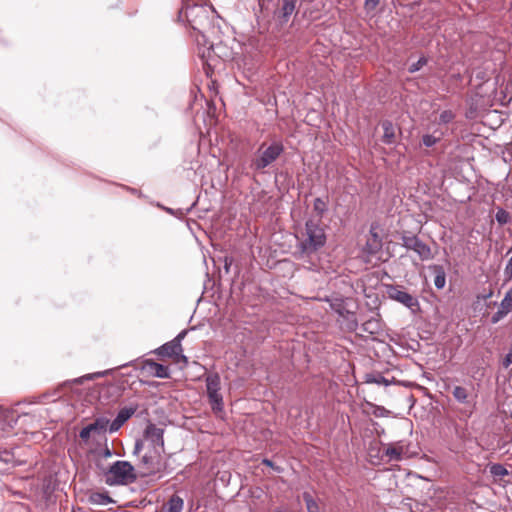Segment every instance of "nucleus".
<instances>
[{"label": "nucleus", "instance_id": "ddd939ff", "mask_svg": "<svg viewBox=\"0 0 512 512\" xmlns=\"http://www.w3.org/2000/svg\"><path fill=\"white\" fill-rule=\"evenodd\" d=\"M161 453L152 450L142 457V462L146 466L148 473H156L161 469Z\"/></svg>", "mask_w": 512, "mask_h": 512}, {"label": "nucleus", "instance_id": "ea45409f", "mask_svg": "<svg viewBox=\"0 0 512 512\" xmlns=\"http://www.w3.org/2000/svg\"><path fill=\"white\" fill-rule=\"evenodd\" d=\"M339 283L338 281L336 280V282L332 283L333 286H337Z\"/></svg>", "mask_w": 512, "mask_h": 512}, {"label": "nucleus", "instance_id": "79ce46f5", "mask_svg": "<svg viewBox=\"0 0 512 512\" xmlns=\"http://www.w3.org/2000/svg\"><path fill=\"white\" fill-rule=\"evenodd\" d=\"M386 288H394L392 285H387Z\"/></svg>", "mask_w": 512, "mask_h": 512}, {"label": "nucleus", "instance_id": "1a4fd4ad", "mask_svg": "<svg viewBox=\"0 0 512 512\" xmlns=\"http://www.w3.org/2000/svg\"><path fill=\"white\" fill-rule=\"evenodd\" d=\"M164 431L161 428H158L154 424H150L147 426L144 438L145 441L150 444L152 447V450H155L157 452H163L164 451V438H163Z\"/></svg>", "mask_w": 512, "mask_h": 512}, {"label": "nucleus", "instance_id": "5701e85b", "mask_svg": "<svg viewBox=\"0 0 512 512\" xmlns=\"http://www.w3.org/2000/svg\"><path fill=\"white\" fill-rule=\"evenodd\" d=\"M434 274V284L436 288H444L446 284V274L442 266L435 265L432 268Z\"/></svg>", "mask_w": 512, "mask_h": 512}, {"label": "nucleus", "instance_id": "473e14b6", "mask_svg": "<svg viewBox=\"0 0 512 512\" xmlns=\"http://www.w3.org/2000/svg\"><path fill=\"white\" fill-rule=\"evenodd\" d=\"M505 280H512V256L508 260L504 269Z\"/></svg>", "mask_w": 512, "mask_h": 512}, {"label": "nucleus", "instance_id": "f704fd0d", "mask_svg": "<svg viewBox=\"0 0 512 512\" xmlns=\"http://www.w3.org/2000/svg\"><path fill=\"white\" fill-rule=\"evenodd\" d=\"M502 365L504 368H508L510 365H512V344L508 351V353L505 355Z\"/></svg>", "mask_w": 512, "mask_h": 512}, {"label": "nucleus", "instance_id": "6ab92c4d", "mask_svg": "<svg viewBox=\"0 0 512 512\" xmlns=\"http://www.w3.org/2000/svg\"><path fill=\"white\" fill-rule=\"evenodd\" d=\"M297 0H282L281 18L288 21L289 17L294 13Z\"/></svg>", "mask_w": 512, "mask_h": 512}, {"label": "nucleus", "instance_id": "dca6fc26", "mask_svg": "<svg viewBox=\"0 0 512 512\" xmlns=\"http://www.w3.org/2000/svg\"><path fill=\"white\" fill-rule=\"evenodd\" d=\"M384 131L382 141L385 144H393L395 142V127L391 121L385 120L381 124Z\"/></svg>", "mask_w": 512, "mask_h": 512}, {"label": "nucleus", "instance_id": "2f4dec72", "mask_svg": "<svg viewBox=\"0 0 512 512\" xmlns=\"http://www.w3.org/2000/svg\"><path fill=\"white\" fill-rule=\"evenodd\" d=\"M368 383H375L377 385H384L388 386L390 384V381L383 377L382 375H375V376H369L367 378Z\"/></svg>", "mask_w": 512, "mask_h": 512}, {"label": "nucleus", "instance_id": "72a5a7b5", "mask_svg": "<svg viewBox=\"0 0 512 512\" xmlns=\"http://www.w3.org/2000/svg\"><path fill=\"white\" fill-rule=\"evenodd\" d=\"M380 3V0H365L364 8L366 11H373Z\"/></svg>", "mask_w": 512, "mask_h": 512}, {"label": "nucleus", "instance_id": "aec40b11", "mask_svg": "<svg viewBox=\"0 0 512 512\" xmlns=\"http://www.w3.org/2000/svg\"><path fill=\"white\" fill-rule=\"evenodd\" d=\"M207 393L220 391V376L217 373H211L206 377Z\"/></svg>", "mask_w": 512, "mask_h": 512}, {"label": "nucleus", "instance_id": "f03ea898", "mask_svg": "<svg viewBox=\"0 0 512 512\" xmlns=\"http://www.w3.org/2000/svg\"><path fill=\"white\" fill-rule=\"evenodd\" d=\"M137 476L134 467L128 461H116L105 474V483L109 486L133 483Z\"/></svg>", "mask_w": 512, "mask_h": 512}, {"label": "nucleus", "instance_id": "423d86ee", "mask_svg": "<svg viewBox=\"0 0 512 512\" xmlns=\"http://www.w3.org/2000/svg\"><path fill=\"white\" fill-rule=\"evenodd\" d=\"M382 238L376 231V227L373 225L370 228L369 236L367 238L366 244L363 247L362 253L366 258L367 262H373V260H379L378 256L382 250Z\"/></svg>", "mask_w": 512, "mask_h": 512}, {"label": "nucleus", "instance_id": "0eeeda50", "mask_svg": "<svg viewBox=\"0 0 512 512\" xmlns=\"http://www.w3.org/2000/svg\"><path fill=\"white\" fill-rule=\"evenodd\" d=\"M402 245L405 248L417 253L419 258L423 261L432 258V252L430 247L415 235H403Z\"/></svg>", "mask_w": 512, "mask_h": 512}, {"label": "nucleus", "instance_id": "a878e982", "mask_svg": "<svg viewBox=\"0 0 512 512\" xmlns=\"http://www.w3.org/2000/svg\"><path fill=\"white\" fill-rule=\"evenodd\" d=\"M456 117V114L452 110H443L439 114V118L437 120L438 125H446L451 123Z\"/></svg>", "mask_w": 512, "mask_h": 512}, {"label": "nucleus", "instance_id": "393cba45", "mask_svg": "<svg viewBox=\"0 0 512 512\" xmlns=\"http://www.w3.org/2000/svg\"><path fill=\"white\" fill-rule=\"evenodd\" d=\"M452 394L454 398L461 404L469 403V393L465 387L455 386L453 388Z\"/></svg>", "mask_w": 512, "mask_h": 512}, {"label": "nucleus", "instance_id": "58836bf2", "mask_svg": "<svg viewBox=\"0 0 512 512\" xmlns=\"http://www.w3.org/2000/svg\"><path fill=\"white\" fill-rule=\"evenodd\" d=\"M140 446H141V444L139 442H137L135 445V450L138 451L140 449Z\"/></svg>", "mask_w": 512, "mask_h": 512}, {"label": "nucleus", "instance_id": "2eb2a0df", "mask_svg": "<svg viewBox=\"0 0 512 512\" xmlns=\"http://www.w3.org/2000/svg\"><path fill=\"white\" fill-rule=\"evenodd\" d=\"M384 444L380 441H372L368 446V457L372 464H380L385 462V456L383 455Z\"/></svg>", "mask_w": 512, "mask_h": 512}, {"label": "nucleus", "instance_id": "bb28decb", "mask_svg": "<svg viewBox=\"0 0 512 512\" xmlns=\"http://www.w3.org/2000/svg\"><path fill=\"white\" fill-rule=\"evenodd\" d=\"M303 499L306 504L307 512H320L317 502L308 492L303 494Z\"/></svg>", "mask_w": 512, "mask_h": 512}, {"label": "nucleus", "instance_id": "f8f14e48", "mask_svg": "<svg viewBox=\"0 0 512 512\" xmlns=\"http://www.w3.org/2000/svg\"><path fill=\"white\" fill-rule=\"evenodd\" d=\"M137 410V407L136 406H130V407H124L122 408L116 418L110 423L109 422V432L110 433H114L116 431H118L122 425L128 420L130 419L134 413L136 412Z\"/></svg>", "mask_w": 512, "mask_h": 512}, {"label": "nucleus", "instance_id": "6e6552de", "mask_svg": "<svg viewBox=\"0 0 512 512\" xmlns=\"http://www.w3.org/2000/svg\"><path fill=\"white\" fill-rule=\"evenodd\" d=\"M109 419L106 417H98L93 423L85 426L81 429L79 437L84 441L88 442L92 435H103L106 431H109Z\"/></svg>", "mask_w": 512, "mask_h": 512}, {"label": "nucleus", "instance_id": "4c0bfd02", "mask_svg": "<svg viewBox=\"0 0 512 512\" xmlns=\"http://www.w3.org/2000/svg\"><path fill=\"white\" fill-rule=\"evenodd\" d=\"M185 335H186V331H182L174 339H178L179 340V344H181V341L185 337Z\"/></svg>", "mask_w": 512, "mask_h": 512}, {"label": "nucleus", "instance_id": "cd10ccee", "mask_svg": "<svg viewBox=\"0 0 512 512\" xmlns=\"http://www.w3.org/2000/svg\"><path fill=\"white\" fill-rule=\"evenodd\" d=\"M313 209L316 212L317 216L321 218L323 214L327 211V204L321 198H316L313 203Z\"/></svg>", "mask_w": 512, "mask_h": 512}, {"label": "nucleus", "instance_id": "4be33fe9", "mask_svg": "<svg viewBox=\"0 0 512 512\" xmlns=\"http://www.w3.org/2000/svg\"><path fill=\"white\" fill-rule=\"evenodd\" d=\"M148 367L153 372L156 377L159 378H168L169 377V369L167 366L156 363L154 361L147 362Z\"/></svg>", "mask_w": 512, "mask_h": 512}, {"label": "nucleus", "instance_id": "a19ab883", "mask_svg": "<svg viewBox=\"0 0 512 512\" xmlns=\"http://www.w3.org/2000/svg\"><path fill=\"white\" fill-rule=\"evenodd\" d=\"M106 455H107V456H110V455H111V453H110V451H109V450H107Z\"/></svg>", "mask_w": 512, "mask_h": 512}, {"label": "nucleus", "instance_id": "39448f33", "mask_svg": "<svg viewBox=\"0 0 512 512\" xmlns=\"http://www.w3.org/2000/svg\"><path fill=\"white\" fill-rule=\"evenodd\" d=\"M284 147L281 142H273L263 151L254 161V167L257 170H263L272 164L283 153Z\"/></svg>", "mask_w": 512, "mask_h": 512}, {"label": "nucleus", "instance_id": "f3484780", "mask_svg": "<svg viewBox=\"0 0 512 512\" xmlns=\"http://www.w3.org/2000/svg\"><path fill=\"white\" fill-rule=\"evenodd\" d=\"M184 501L178 495H173L168 500L163 512H181L183 510Z\"/></svg>", "mask_w": 512, "mask_h": 512}, {"label": "nucleus", "instance_id": "b1692460", "mask_svg": "<svg viewBox=\"0 0 512 512\" xmlns=\"http://www.w3.org/2000/svg\"><path fill=\"white\" fill-rule=\"evenodd\" d=\"M89 500L92 504L96 505H107L109 503L114 502L107 493L102 492L92 493L89 497Z\"/></svg>", "mask_w": 512, "mask_h": 512}, {"label": "nucleus", "instance_id": "9d476101", "mask_svg": "<svg viewBox=\"0 0 512 512\" xmlns=\"http://www.w3.org/2000/svg\"><path fill=\"white\" fill-rule=\"evenodd\" d=\"M156 353L160 356L175 357L177 360L182 359L184 362H187L186 356L182 354V345L179 344L178 339L165 343L156 350Z\"/></svg>", "mask_w": 512, "mask_h": 512}, {"label": "nucleus", "instance_id": "7c9ffc66", "mask_svg": "<svg viewBox=\"0 0 512 512\" xmlns=\"http://www.w3.org/2000/svg\"><path fill=\"white\" fill-rule=\"evenodd\" d=\"M427 64V58L422 56L418 59L417 62L415 63H412L409 68H408V71L410 73H415L417 71H419L423 66H425Z\"/></svg>", "mask_w": 512, "mask_h": 512}, {"label": "nucleus", "instance_id": "7ed1b4c3", "mask_svg": "<svg viewBox=\"0 0 512 512\" xmlns=\"http://www.w3.org/2000/svg\"><path fill=\"white\" fill-rule=\"evenodd\" d=\"M327 301L329 302V305L333 311L347 320L348 329L354 330L357 327V320L355 316L357 304L352 298L341 299L333 297L327 299Z\"/></svg>", "mask_w": 512, "mask_h": 512}, {"label": "nucleus", "instance_id": "20e7f679", "mask_svg": "<svg viewBox=\"0 0 512 512\" xmlns=\"http://www.w3.org/2000/svg\"><path fill=\"white\" fill-rule=\"evenodd\" d=\"M383 455L385 456V462L407 459L411 456L410 442L399 440L384 444Z\"/></svg>", "mask_w": 512, "mask_h": 512}, {"label": "nucleus", "instance_id": "c85d7f7f", "mask_svg": "<svg viewBox=\"0 0 512 512\" xmlns=\"http://www.w3.org/2000/svg\"><path fill=\"white\" fill-rule=\"evenodd\" d=\"M490 473L494 476V477H504L506 475H508V470L501 464H493L491 467H490Z\"/></svg>", "mask_w": 512, "mask_h": 512}, {"label": "nucleus", "instance_id": "e433bc0d", "mask_svg": "<svg viewBox=\"0 0 512 512\" xmlns=\"http://www.w3.org/2000/svg\"><path fill=\"white\" fill-rule=\"evenodd\" d=\"M263 464H265V465H267V466H269V467H271V468H274V469H276L277 471H280V469H279L278 467H274V465H273L272 461H271V460H269V459H264V460H263Z\"/></svg>", "mask_w": 512, "mask_h": 512}, {"label": "nucleus", "instance_id": "c9c22d12", "mask_svg": "<svg viewBox=\"0 0 512 512\" xmlns=\"http://www.w3.org/2000/svg\"><path fill=\"white\" fill-rule=\"evenodd\" d=\"M231 264H232V258L226 256L224 258V268L227 273L229 272V267Z\"/></svg>", "mask_w": 512, "mask_h": 512}, {"label": "nucleus", "instance_id": "f257e3e1", "mask_svg": "<svg viewBox=\"0 0 512 512\" xmlns=\"http://www.w3.org/2000/svg\"><path fill=\"white\" fill-rule=\"evenodd\" d=\"M305 236L300 241L301 256H310L326 243V235L324 229L317 222L310 219L305 224Z\"/></svg>", "mask_w": 512, "mask_h": 512}, {"label": "nucleus", "instance_id": "412c9836", "mask_svg": "<svg viewBox=\"0 0 512 512\" xmlns=\"http://www.w3.org/2000/svg\"><path fill=\"white\" fill-rule=\"evenodd\" d=\"M209 402L211 404L212 410L215 413L222 412L223 410V398L220 392H210L207 393Z\"/></svg>", "mask_w": 512, "mask_h": 512}, {"label": "nucleus", "instance_id": "4468645a", "mask_svg": "<svg viewBox=\"0 0 512 512\" xmlns=\"http://www.w3.org/2000/svg\"><path fill=\"white\" fill-rule=\"evenodd\" d=\"M512 311V290H508L505 297L500 303L498 311L492 316L493 324L499 322L503 317Z\"/></svg>", "mask_w": 512, "mask_h": 512}, {"label": "nucleus", "instance_id": "c756f323", "mask_svg": "<svg viewBox=\"0 0 512 512\" xmlns=\"http://www.w3.org/2000/svg\"><path fill=\"white\" fill-rule=\"evenodd\" d=\"M495 219L500 225H504L510 221V214L506 210L499 208L495 214Z\"/></svg>", "mask_w": 512, "mask_h": 512}, {"label": "nucleus", "instance_id": "9b49d317", "mask_svg": "<svg viewBox=\"0 0 512 512\" xmlns=\"http://www.w3.org/2000/svg\"><path fill=\"white\" fill-rule=\"evenodd\" d=\"M392 293L390 294V297L400 303H402L404 306L409 308L412 313H416L420 309L419 302L417 298L409 294L406 290H391Z\"/></svg>", "mask_w": 512, "mask_h": 512}, {"label": "nucleus", "instance_id": "a211bd4d", "mask_svg": "<svg viewBox=\"0 0 512 512\" xmlns=\"http://www.w3.org/2000/svg\"><path fill=\"white\" fill-rule=\"evenodd\" d=\"M444 136V132L440 129H435L432 134H424L422 136V143L426 147H432L437 144Z\"/></svg>", "mask_w": 512, "mask_h": 512}]
</instances>
